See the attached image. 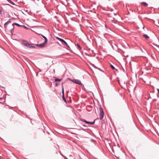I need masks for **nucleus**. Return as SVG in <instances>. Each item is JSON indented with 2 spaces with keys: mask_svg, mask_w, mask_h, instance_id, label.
Segmentation results:
<instances>
[{
  "mask_svg": "<svg viewBox=\"0 0 159 159\" xmlns=\"http://www.w3.org/2000/svg\"><path fill=\"white\" fill-rule=\"evenodd\" d=\"M141 4L143 5L144 6L146 7L148 5V4L145 2H142Z\"/></svg>",
  "mask_w": 159,
  "mask_h": 159,
  "instance_id": "obj_8",
  "label": "nucleus"
},
{
  "mask_svg": "<svg viewBox=\"0 0 159 159\" xmlns=\"http://www.w3.org/2000/svg\"><path fill=\"white\" fill-rule=\"evenodd\" d=\"M39 35L41 36L45 39V41L44 42V43H47V39L46 37L41 34H39Z\"/></svg>",
  "mask_w": 159,
  "mask_h": 159,
  "instance_id": "obj_7",
  "label": "nucleus"
},
{
  "mask_svg": "<svg viewBox=\"0 0 159 159\" xmlns=\"http://www.w3.org/2000/svg\"><path fill=\"white\" fill-rule=\"evenodd\" d=\"M157 91L158 92V93H159V89H157Z\"/></svg>",
  "mask_w": 159,
  "mask_h": 159,
  "instance_id": "obj_23",
  "label": "nucleus"
},
{
  "mask_svg": "<svg viewBox=\"0 0 159 159\" xmlns=\"http://www.w3.org/2000/svg\"><path fill=\"white\" fill-rule=\"evenodd\" d=\"M9 3L12 4V5H14L15 3L11 0H7Z\"/></svg>",
  "mask_w": 159,
  "mask_h": 159,
  "instance_id": "obj_10",
  "label": "nucleus"
},
{
  "mask_svg": "<svg viewBox=\"0 0 159 159\" xmlns=\"http://www.w3.org/2000/svg\"><path fill=\"white\" fill-rule=\"evenodd\" d=\"M111 67L113 70H114L115 69V67L112 65H111Z\"/></svg>",
  "mask_w": 159,
  "mask_h": 159,
  "instance_id": "obj_17",
  "label": "nucleus"
},
{
  "mask_svg": "<svg viewBox=\"0 0 159 159\" xmlns=\"http://www.w3.org/2000/svg\"><path fill=\"white\" fill-rule=\"evenodd\" d=\"M72 81L77 84H79V85H81V81L78 80H75V79H73L72 80Z\"/></svg>",
  "mask_w": 159,
  "mask_h": 159,
  "instance_id": "obj_4",
  "label": "nucleus"
},
{
  "mask_svg": "<svg viewBox=\"0 0 159 159\" xmlns=\"http://www.w3.org/2000/svg\"><path fill=\"white\" fill-rule=\"evenodd\" d=\"M9 23L7 21L4 24V27L5 28H7V25Z\"/></svg>",
  "mask_w": 159,
  "mask_h": 159,
  "instance_id": "obj_15",
  "label": "nucleus"
},
{
  "mask_svg": "<svg viewBox=\"0 0 159 159\" xmlns=\"http://www.w3.org/2000/svg\"><path fill=\"white\" fill-rule=\"evenodd\" d=\"M14 25H16L19 27H20V26H22V25H19V24H18V23H14L12 24V26H13Z\"/></svg>",
  "mask_w": 159,
  "mask_h": 159,
  "instance_id": "obj_9",
  "label": "nucleus"
},
{
  "mask_svg": "<svg viewBox=\"0 0 159 159\" xmlns=\"http://www.w3.org/2000/svg\"><path fill=\"white\" fill-rule=\"evenodd\" d=\"M46 43H44V42H43L40 44H35V45L37 46L40 47L41 48H43L44 47Z\"/></svg>",
  "mask_w": 159,
  "mask_h": 159,
  "instance_id": "obj_5",
  "label": "nucleus"
},
{
  "mask_svg": "<svg viewBox=\"0 0 159 159\" xmlns=\"http://www.w3.org/2000/svg\"><path fill=\"white\" fill-rule=\"evenodd\" d=\"M99 70H101L99 68H98Z\"/></svg>",
  "mask_w": 159,
  "mask_h": 159,
  "instance_id": "obj_25",
  "label": "nucleus"
},
{
  "mask_svg": "<svg viewBox=\"0 0 159 159\" xmlns=\"http://www.w3.org/2000/svg\"><path fill=\"white\" fill-rule=\"evenodd\" d=\"M153 100L154 101H156L157 100L155 99H153Z\"/></svg>",
  "mask_w": 159,
  "mask_h": 159,
  "instance_id": "obj_24",
  "label": "nucleus"
},
{
  "mask_svg": "<svg viewBox=\"0 0 159 159\" xmlns=\"http://www.w3.org/2000/svg\"><path fill=\"white\" fill-rule=\"evenodd\" d=\"M22 44L30 48H34L35 47L33 46L31 44L26 40H23L22 42Z\"/></svg>",
  "mask_w": 159,
  "mask_h": 159,
  "instance_id": "obj_1",
  "label": "nucleus"
},
{
  "mask_svg": "<svg viewBox=\"0 0 159 159\" xmlns=\"http://www.w3.org/2000/svg\"><path fill=\"white\" fill-rule=\"evenodd\" d=\"M84 125V126H86V125Z\"/></svg>",
  "mask_w": 159,
  "mask_h": 159,
  "instance_id": "obj_26",
  "label": "nucleus"
},
{
  "mask_svg": "<svg viewBox=\"0 0 159 159\" xmlns=\"http://www.w3.org/2000/svg\"><path fill=\"white\" fill-rule=\"evenodd\" d=\"M62 97H63V100L65 102H66V100L64 97V94H63V95H62Z\"/></svg>",
  "mask_w": 159,
  "mask_h": 159,
  "instance_id": "obj_14",
  "label": "nucleus"
},
{
  "mask_svg": "<svg viewBox=\"0 0 159 159\" xmlns=\"http://www.w3.org/2000/svg\"><path fill=\"white\" fill-rule=\"evenodd\" d=\"M143 37L146 39H148L149 38V37L147 35V34H144L143 35Z\"/></svg>",
  "mask_w": 159,
  "mask_h": 159,
  "instance_id": "obj_11",
  "label": "nucleus"
},
{
  "mask_svg": "<svg viewBox=\"0 0 159 159\" xmlns=\"http://www.w3.org/2000/svg\"><path fill=\"white\" fill-rule=\"evenodd\" d=\"M99 110L100 112L99 115V118L100 119L102 120L104 116V112L103 111V110L102 107H100L99 108Z\"/></svg>",
  "mask_w": 159,
  "mask_h": 159,
  "instance_id": "obj_2",
  "label": "nucleus"
},
{
  "mask_svg": "<svg viewBox=\"0 0 159 159\" xmlns=\"http://www.w3.org/2000/svg\"><path fill=\"white\" fill-rule=\"evenodd\" d=\"M11 19H10L8 21H7V22H8L9 23L11 22Z\"/></svg>",
  "mask_w": 159,
  "mask_h": 159,
  "instance_id": "obj_19",
  "label": "nucleus"
},
{
  "mask_svg": "<svg viewBox=\"0 0 159 159\" xmlns=\"http://www.w3.org/2000/svg\"><path fill=\"white\" fill-rule=\"evenodd\" d=\"M2 10L0 9V14H2Z\"/></svg>",
  "mask_w": 159,
  "mask_h": 159,
  "instance_id": "obj_20",
  "label": "nucleus"
},
{
  "mask_svg": "<svg viewBox=\"0 0 159 159\" xmlns=\"http://www.w3.org/2000/svg\"><path fill=\"white\" fill-rule=\"evenodd\" d=\"M61 79H59L58 78H56L55 79V81H60L61 80Z\"/></svg>",
  "mask_w": 159,
  "mask_h": 159,
  "instance_id": "obj_12",
  "label": "nucleus"
},
{
  "mask_svg": "<svg viewBox=\"0 0 159 159\" xmlns=\"http://www.w3.org/2000/svg\"><path fill=\"white\" fill-rule=\"evenodd\" d=\"M23 27H24V28H27L24 25H22Z\"/></svg>",
  "mask_w": 159,
  "mask_h": 159,
  "instance_id": "obj_21",
  "label": "nucleus"
},
{
  "mask_svg": "<svg viewBox=\"0 0 159 159\" xmlns=\"http://www.w3.org/2000/svg\"><path fill=\"white\" fill-rule=\"evenodd\" d=\"M83 121H84L87 124H91V125L95 123V120H94L93 122H89V121H86L85 120H84Z\"/></svg>",
  "mask_w": 159,
  "mask_h": 159,
  "instance_id": "obj_6",
  "label": "nucleus"
},
{
  "mask_svg": "<svg viewBox=\"0 0 159 159\" xmlns=\"http://www.w3.org/2000/svg\"><path fill=\"white\" fill-rule=\"evenodd\" d=\"M77 46L79 48L80 50L82 48L80 46L79 44H77Z\"/></svg>",
  "mask_w": 159,
  "mask_h": 159,
  "instance_id": "obj_16",
  "label": "nucleus"
},
{
  "mask_svg": "<svg viewBox=\"0 0 159 159\" xmlns=\"http://www.w3.org/2000/svg\"><path fill=\"white\" fill-rule=\"evenodd\" d=\"M57 39L58 40H59L62 43H64L66 45V46L67 48H70V46L68 45L67 44V43L63 39L60 38H59L57 37Z\"/></svg>",
  "mask_w": 159,
  "mask_h": 159,
  "instance_id": "obj_3",
  "label": "nucleus"
},
{
  "mask_svg": "<svg viewBox=\"0 0 159 159\" xmlns=\"http://www.w3.org/2000/svg\"><path fill=\"white\" fill-rule=\"evenodd\" d=\"M57 85H58V84H57V83H55V85H56V86H57Z\"/></svg>",
  "mask_w": 159,
  "mask_h": 159,
  "instance_id": "obj_22",
  "label": "nucleus"
},
{
  "mask_svg": "<svg viewBox=\"0 0 159 159\" xmlns=\"http://www.w3.org/2000/svg\"><path fill=\"white\" fill-rule=\"evenodd\" d=\"M12 28L10 30L11 32V33H12L14 31V25H13V26L12 25Z\"/></svg>",
  "mask_w": 159,
  "mask_h": 159,
  "instance_id": "obj_13",
  "label": "nucleus"
},
{
  "mask_svg": "<svg viewBox=\"0 0 159 159\" xmlns=\"http://www.w3.org/2000/svg\"><path fill=\"white\" fill-rule=\"evenodd\" d=\"M62 94H63H63H64V89L63 87L62 88Z\"/></svg>",
  "mask_w": 159,
  "mask_h": 159,
  "instance_id": "obj_18",
  "label": "nucleus"
}]
</instances>
